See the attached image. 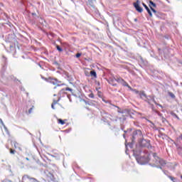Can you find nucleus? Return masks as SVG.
<instances>
[{"instance_id": "obj_1", "label": "nucleus", "mask_w": 182, "mask_h": 182, "mask_svg": "<svg viewBox=\"0 0 182 182\" xmlns=\"http://www.w3.org/2000/svg\"><path fill=\"white\" fill-rule=\"evenodd\" d=\"M134 155L136 157V160L139 164L144 165L147 164L150 161V154L147 151H143L140 152V157L137 155V152L134 151Z\"/></svg>"}, {"instance_id": "obj_2", "label": "nucleus", "mask_w": 182, "mask_h": 182, "mask_svg": "<svg viewBox=\"0 0 182 182\" xmlns=\"http://www.w3.org/2000/svg\"><path fill=\"white\" fill-rule=\"evenodd\" d=\"M152 156L154 157V166H159V164L161 166H164V164H166V161L160 159L159 156H157V154L153 153Z\"/></svg>"}, {"instance_id": "obj_3", "label": "nucleus", "mask_w": 182, "mask_h": 182, "mask_svg": "<svg viewBox=\"0 0 182 182\" xmlns=\"http://www.w3.org/2000/svg\"><path fill=\"white\" fill-rule=\"evenodd\" d=\"M140 0H137L136 2L133 4L135 9L137 11V12L141 13L143 12V9L140 6Z\"/></svg>"}, {"instance_id": "obj_4", "label": "nucleus", "mask_w": 182, "mask_h": 182, "mask_svg": "<svg viewBox=\"0 0 182 182\" xmlns=\"http://www.w3.org/2000/svg\"><path fill=\"white\" fill-rule=\"evenodd\" d=\"M141 130H136L133 132V139H136V137H141Z\"/></svg>"}, {"instance_id": "obj_5", "label": "nucleus", "mask_w": 182, "mask_h": 182, "mask_svg": "<svg viewBox=\"0 0 182 182\" xmlns=\"http://www.w3.org/2000/svg\"><path fill=\"white\" fill-rule=\"evenodd\" d=\"M22 178H23V180L28 178V180H30V181H32V182H39V181H38V180H36V178H32L28 175H24Z\"/></svg>"}, {"instance_id": "obj_6", "label": "nucleus", "mask_w": 182, "mask_h": 182, "mask_svg": "<svg viewBox=\"0 0 182 182\" xmlns=\"http://www.w3.org/2000/svg\"><path fill=\"white\" fill-rule=\"evenodd\" d=\"M143 6L145 8V9H146L149 16H153V14L151 13V11H150V9H149V6H147V5H146V4L142 3Z\"/></svg>"}, {"instance_id": "obj_7", "label": "nucleus", "mask_w": 182, "mask_h": 182, "mask_svg": "<svg viewBox=\"0 0 182 182\" xmlns=\"http://www.w3.org/2000/svg\"><path fill=\"white\" fill-rule=\"evenodd\" d=\"M50 83H52V85H57V86H60V85H59V81H58L57 79H50Z\"/></svg>"}, {"instance_id": "obj_8", "label": "nucleus", "mask_w": 182, "mask_h": 182, "mask_svg": "<svg viewBox=\"0 0 182 182\" xmlns=\"http://www.w3.org/2000/svg\"><path fill=\"white\" fill-rule=\"evenodd\" d=\"M121 85H122V86H126L127 87H128L129 89H130V90H132V87H130L129 85V84L127 82H126V81H124V80H123L121 82Z\"/></svg>"}, {"instance_id": "obj_9", "label": "nucleus", "mask_w": 182, "mask_h": 182, "mask_svg": "<svg viewBox=\"0 0 182 182\" xmlns=\"http://www.w3.org/2000/svg\"><path fill=\"white\" fill-rule=\"evenodd\" d=\"M139 96L141 99H144V100H146V99H147V95H146V93H144V92H140Z\"/></svg>"}, {"instance_id": "obj_10", "label": "nucleus", "mask_w": 182, "mask_h": 182, "mask_svg": "<svg viewBox=\"0 0 182 182\" xmlns=\"http://www.w3.org/2000/svg\"><path fill=\"white\" fill-rule=\"evenodd\" d=\"M12 144H14L15 149H19L20 150H22V149H21V145H19L16 141H13L11 142Z\"/></svg>"}, {"instance_id": "obj_11", "label": "nucleus", "mask_w": 182, "mask_h": 182, "mask_svg": "<svg viewBox=\"0 0 182 182\" xmlns=\"http://www.w3.org/2000/svg\"><path fill=\"white\" fill-rule=\"evenodd\" d=\"M114 80H115L118 83H122V82H123V78L122 77L114 78Z\"/></svg>"}, {"instance_id": "obj_12", "label": "nucleus", "mask_w": 182, "mask_h": 182, "mask_svg": "<svg viewBox=\"0 0 182 182\" xmlns=\"http://www.w3.org/2000/svg\"><path fill=\"white\" fill-rule=\"evenodd\" d=\"M149 6L150 8H156V4H154V2H153L152 1H149Z\"/></svg>"}, {"instance_id": "obj_13", "label": "nucleus", "mask_w": 182, "mask_h": 182, "mask_svg": "<svg viewBox=\"0 0 182 182\" xmlns=\"http://www.w3.org/2000/svg\"><path fill=\"white\" fill-rule=\"evenodd\" d=\"M0 123H1L2 126H4V129H5L6 133H8V128H6V127L5 126V124H4V122H2L1 119H0Z\"/></svg>"}, {"instance_id": "obj_14", "label": "nucleus", "mask_w": 182, "mask_h": 182, "mask_svg": "<svg viewBox=\"0 0 182 182\" xmlns=\"http://www.w3.org/2000/svg\"><path fill=\"white\" fill-rule=\"evenodd\" d=\"M168 96H170V97H171V99H176V95H174V94L171 92H168Z\"/></svg>"}, {"instance_id": "obj_15", "label": "nucleus", "mask_w": 182, "mask_h": 182, "mask_svg": "<svg viewBox=\"0 0 182 182\" xmlns=\"http://www.w3.org/2000/svg\"><path fill=\"white\" fill-rule=\"evenodd\" d=\"M90 75H91V76H94V77H97V75L96 74V71H95V70L90 71Z\"/></svg>"}, {"instance_id": "obj_16", "label": "nucleus", "mask_w": 182, "mask_h": 182, "mask_svg": "<svg viewBox=\"0 0 182 182\" xmlns=\"http://www.w3.org/2000/svg\"><path fill=\"white\" fill-rule=\"evenodd\" d=\"M58 102H59V100L56 101V100H54L53 104L51 105V107L52 109H55V105H56L58 103Z\"/></svg>"}, {"instance_id": "obj_17", "label": "nucleus", "mask_w": 182, "mask_h": 182, "mask_svg": "<svg viewBox=\"0 0 182 182\" xmlns=\"http://www.w3.org/2000/svg\"><path fill=\"white\" fill-rule=\"evenodd\" d=\"M114 107H117V109H118V110H117V112H118V113H122V114H123V113H124V111H121L120 110V107H117V106H114V105H113Z\"/></svg>"}, {"instance_id": "obj_18", "label": "nucleus", "mask_w": 182, "mask_h": 182, "mask_svg": "<svg viewBox=\"0 0 182 182\" xmlns=\"http://www.w3.org/2000/svg\"><path fill=\"white\" fill-rule=\"evenodd\" d=\"M56 48H57V50H58V52H63V49H62L59 46H57Z\"/></svg>"}, {"instance_id": "obj_19", "label": "nucleus", "mask_w": 182, "mask_h": 182, "mask_svg": "<svg viewBox=\"0 0 182 182\" xmlns=\"http://www.w3.org/2000/svg\"><path fill=\"white\" fill-rule=\"evenodd\" d=\"M58 123L62 125L65 124V122L60 119H58Z\"/></svg>"}, {"instance_id": "obj_20", "label": "nucleus", "mask_w": 182, "mask_h": 182, "mask_svg": "<svg viewBox=\"0 0 182 182\" xmlns=\"http://www.w3.org/2000/svg\"><path fill=\"white\" fill-rule=\"evenodd\" d=\"M88 96H89V97H90L91 99H94V98H95V95H93V93H90Z\"/></svg>"}, {"instance_id": "obj_21", "label": "nucleus", "mask_w": 182, "mask_h": 182, "mask_svg": "<svg viewBox=\"0 0 182 182\" xmlns=\"http://www.w3.org/2000/svg\"><path fill=\"white\" fill-rule=\"evenodd\" d=\"M151 10L152 11V12L154 14H157V11H156V9H153V7H151Z\"/></svg>"}, {"instance_id": "obj_22", "label": "nucleus", "mask_w": 182, "mask_h": 182, "mask_svg": "<svg viewBox=\"0 0 182 182\" xmlns=\"http://www.w3.org/2000/svg\"><path fill=\"white\" fill-rule=\"evenodd\" d=\"M10 153H11V154H15V150L11 149H10Z\"/></svg>"}, {"instance_id": "obj_23", "label": "nucleus", "mask_w": 182, "mask_h": 182, "mask_svg": "<svg viewBox=\"0 0 182 182\" xmlns=\"http://www.w3.org/2000/svg\"><path fill=\"white\" fill-rule=\"evenodd\" d=\"M75 56H76V58H79L80 56H82V54L78 53L76 54Z\"/></svg>"}, {"instance_id": "obj_24", "label": "nucleus", "mask_w": 182, "mask_h": 182, "mask_svg": "<svg viewBox=\"0 0 182 182\" xmlns=\"http://www.w3.org/2000/svg\"><path fill=\"white\" fill-rule=\"evenodd\" d=\"M32 110H33V107L30 108L28 110V113L29 114L32 113Z\"/></svg>"}, {"instance_id": "obj_25", "label": "nucleus", "mask_w": 182, "mask_h": 182, "mask_svg": "<svg viewBox=\"0 0 182 182\" xmlns=\"http://www.w3.org/2000/svg\"><path fill=\"white\" fill-rule=\"evenodd\" d=\"M169 178L171 180V181H174V180H176V178L172 176H169Z\"/></svg>"}, {"instance_id": "obj_26", "label": "nucleus", "mask_w": 182, "mask_h": 182, "mask_svg": "<svg viewBox=\"0 0 182 182\" xmlns=\"http://www.w3.org/2000/svg\"><path fill=\"white\" fill-rule=\"evenodd\" d=\"M65 90H69L70 92H72V88L67 87V88L65 89Z\"/></svg>"}, {"instance_id": "obj_27", "label": "nucleus", "mask_w": 182, "mask_h": 182, "mask_svg": "<svg viewBox=\"0 0 182 182\" xmlns=\"http://www.w3.org/2000/svg\"><path fill=\"white\" fill-rule=\"evenodd\" d=\"M68 99H69V101H70V102H72V99H70V96L68 95Z\"/></svg>"}, {"instance_id": "obj_28", "label": "nucleus", "mask_w": 182, "mask_h": 182, "mask_svg": "<svg viewBox=\"0 0 182 182\" xmlns=\"http://www.w3.org/2000/svg\"><path fill=\"white\" fill-rule=\"evenodd\" d=\"M135 93H139V91L134 90Z\"/></svg>"}, {"instance_id": "obj_29", "label": "nucleus", "mask_w": 182, "mask_h": 182, "mask_svg": "<svg viewBox=\"0 0 182 182\" xmlns=\"http://www.w3.org/2000/svg\"><path fill=\"white\" fill-rule=\"evenodd\" d=\"M85 105H90V104H89V102H87L86 101H85Z\"/></svg>"}, {"instance_id": "obj_30", "label": "nucleus", "mask_w": 182, "mask_h": 182, "mask_svg": "<svg viewBox=\"0 0 182 182\" xmlns=\"http://www.w3.org/2000/svg\"><path fill=\"white\" fill-rule=\"evenodd\" d=\"M134 21H135V22H137V18H135Z\"/></svg>"}, {"instance_id": "obj_31", "label": "nucleus", "mask_w": 182, "mask_h": 182, "mask_svg": "<svg viewBox=\"0 0 182 182\" xmlns=\"http://www.w3.org/2000/svg\"><path fill=\"white\" fill-rule=\"evenodd\" d=\"M123 120H126V117H124V118H123Z\"/></svg>"}, {"instance_id": "obj_32", "label": "nucleus", "mask_w": 182, "mask_h": 182, "mask_svg": "<svg viewBox=\"0 0 182 182\" xmlns=\"http://www.w3.org/2000/svg\"><path fill=\"white\" fill-rule=\"evenodd\" d=\"M26 160H29V158H26Z\"/></svg>"}, {"instance_id": "obj_33", "label": "nucleus", "mask_w": 182, "mask_h": 182, "mask_svg": "<svg viewBox=\"0 0 182 182\" xmlns=\"http://www.w3.org/2000/svg\"><path fill=\"white\" fill-rule=\"evenodd\" d=\"M159 106H160V107H162V106L161 105H159Z\"/></svg>"}, {"instance_id": "obj_34", "label": "nucleus", "mask_w": 182, "mask_h": 182, "mask_svg": "<svg viewBox=\"0 0 182 182\" xmlns=\"http://www.w3.org/2000/svg\"><path fill=\"white\" fill-rule=\"evenodd\" d=\"M131 147H132V144H130V145H129Z\"/></svg>"}, {"instance_id": "obj_35", "label": "nucleus", "mask_w": 182, "mask_h": 182, "mask_svg": "<svg viewBox=\"0 0 182 182\" xmlns=\"http://www.w3.org/2000/svg\"><path fill=\"white\" fill-rule=\"evenodd\" d=\"M119 120H122V118H119Z\"/></svg>"}, {"instance_id": "obj_36", "label": "nucleus", "mask_w": 182, "mask_h": 182, "mask_svg": "<svg viewBox=\"0 0 182 182\" xmlns=\"http://www.w3.org/2000/svg\"><path fill=\"white\" fill-rule=\"evenodd\" d=\"M33 15H36L35 14H33Z\"/></svg>"}, {"instance_id": "obj_37", "label": "nucleus", "mask_w": 182, "mask_h": 182, "mask_svg": "<svg viewBox=\"0 0 182 182\" xmlns=\"http://www.w3.org/2000/svg\"><path fill=\"white\" fill-rule=\"evenodd\" d=\"M124 137H125V135L124 134Z\"/></svg>"}, {"instance_id": "obj_38", "label": "nucleus", "mask_w": 182, "mask_h": 182, "mask_svg": "<svg viewBox=\"0 0 182 182\" xmlns=\"http://www.w3.org/2000/svg\"><path fill=\"white\" fill-rule=\"evenodd\" d=\"M173 182H176V181H173Z\"/></svg>"}]
</instances>
